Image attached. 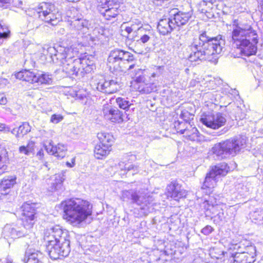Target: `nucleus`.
Wrapping results in <instances>:
<instances>
[{"mask_svg":"<svg viewBox=\"0 0 263 263\" xmlns=\"http://www.w3.org/2000/svg\"><path fill=\"white\" fill-rule=\"evenodd\" d=\"M102 112L104 118L112 122L121 123L123 120L122 112L116 107L110 105H104Z\"/></svg>","mask_w":263,"mask_h":263,"instance_id":"2eb2a0df","label":"nucleus"},{"mask_svg":"<svg viewBox=\"0 0 263 263\" xmlns=\"http://www.w3.org/2000/svg\"><path fill=\"white\" fill-rule=\"evenodd\" d=\"M63 119V117L60 114H53L51 116L50 122L53 124H58L62 121Z\"/></svg>","mask_w":263,"mask_h":263,"instance_id":"c03bdc74","label":"nucleus"},{"mask_svg":"<svg viewBox=\"0 0 263 263\" xmlns=\"http://www.w3.org/2000/svg\"><path fill=\"white\" fill-rule=\"evenodd\" d=\"M200 121L208 127L216 129L225 124L226 119L221 114L217 113L204 115L201 118Z\"/></svg>","mask_w":263,"mask_h":263,"instance_id":"ddd939ff","label":"nucleus"},{"mask_svg":"<svg viewBox=\"0 0 263 263\" xmlns=\"http://www.w3.org/2000/svg\"><path fill=\"white\" fill-rule=\"evenodd\" d=\"M98 90L108 94L115 93L119 88V84L114 80H102L97 84Z\"/></svg>","mask_w":263,"mask_h":263,"instance_id":"f3484780","label":"nucleus"},{"mask_svg":"<svg viewBox=\"0 0 263 263\" xmlns=\"http://www.w3.org/2000/svg\"><path fill=\"white\" fill-rule=\"evenodd\" d=\"M55 151H54V156L59 159L64 158L67 152V148L65 145L62 144H58L55 146Z\"/></svg>","mask_w":263,"mask_h":263,"instance_id":"f704fd0d","label":"nucleus"},{"mask_svg":"<svg viewBox=\"0 0 263 263\" xmlns=\"http://www.w3.org/2000/svg\"><path fill=\"white\" fill-rule=\"evenodd\" d=\"M175 28L172 18L161 19L157 25V29L159 33L163 35L170 33Z\"/></svg>","mask_w":263,"mask_h":263,"instance_id":"5701e85b","label":"nucleus"},{"mask_svg":"<svg viewBox=\"0 0 263 263\" xmlns=\"http://www.w3.org/2000/svg\"><path fill=\"white\" fill-rule=\"evenodd\" d=\"M26 256L27 260L25 263H42L41 259L43 257L41 252L35 250L31 252H26Z\"/></svg>","mask_w":263,"mask_h":263,"instance_id":"c85d7f7f","label":"nucleus"},{"mask_svg":"<svg viewBox=\"0 0 263 263\" xmlns=\"http://www.w3.org/2000/svg\"><path fill=\"white\" fill-rule=\"evenodd\" d=\"M246 143V140L241 137L231 138L215 144L212 152L217 159H224L230 155L235 156L245 146Z\"/></svg>","mask_w":263,"mask_h":263,"instance_id":"6e6552de","label":"nucleus"},{"mask_svg":"<svg viewBox=\"0 0 263 263\" xmlns=\"http://www.w3.org/2000/svg\"><path fill=\"white\" fill-rule=\"evenodd\" d=\"M178 125H175L177 132L181 134H184V136L191 141H195L197 140L199 132L197 129L193 127L191 123H186L187 125L185 128H181L180 127H177L180 125H184L183 123L178 122Z\"/></svg>","mask_w":263,"mask_h":263,"instance_id":"aec40b11","label":"nucleus"},{"mask_svg":"<svg viewBox=\"0 0 263 263\" xmlns=\"http://www.w3.org/2000/svg\"><path fill=\"white\" fill-rule=\"evenodd\" d=\"M142 26L141 22L136 20L125 27V31L128 35L132 33H135L133 36L135 41L133 51L138 54H145L150 51L151 48L148 45L152 39L153 34L152 31L146 30Z\"/></svg>","mask_w":263,"mask_h":263,"instance_id":"423d86ee","label":"nucleus"},{"mask_svg":"<svg viewBox=\"0 0 263 263\" xmlns=\"http://www.w3.org/2000/svg\"><path fill=\"white\" fill-rule=\"evenodd\" d=\"M9 33L8 28L5 25H3L0 22V45L2 44L4 39L9 37Z\"/></svg>","mask_w":263,"mask_h":263,"instance_id":"ea45409f","label":"nucleus"},{"mask_svg":"<svg viewBox=\"0 0 263 263\" xmlns=\"http://www.w3.org/2000/svg\"><path fill=\"white\" fill-rule=\"evenodd\" d=\"M3 52H4V54H5V55H7L9 53V49H3Z\"/></svg>","mask_w":263,"mask_h":263,"instance_id":"13d9d810","label":"nucleus"},{"mask_svg":"<svg viewBox=\"0 0 263 263\" xmlns=\"http://www.w3.org/2000/svg\"><path fill=\"white\" fill-rule=\"evenodd\" d=\"M44 155L43 149H40L36 154V156L38 157L39 159H42Z\"/></svg>","mask_w":263,"mask_h":263,"instance_id":"603ef678","label":"nucleus"},{"mask_svg":"<svg viewBox=\"0 0 263 263\" xmlns=\"http://www.w3.org/2000/svg\"><path fill=\"white\" fill-rule=\"evenodd\" d=\"M27 28L29 30H32L37 29L41 25L40 20L39 18H35L30 16L28 19Z\"/></svg>","mask_w":263,"mask_h":263,"instance_id":"e433bc0d","label":"nucleus"},{"mask_svg":"<svg viewBox=\"0 0 263 263\" xmlns=\"http://www.w3.org/2000/svg\"><path fill=\"white\" fill-rule=\"evenodd\" d=\"M0 131L5 133H7L11 131V129L6 124L0 123Z\"/></svg>","mask_w":263,"mask_h":263,"instance_id":"de8ad7c7","label":"nucleus"},{"mask_svg":"<svg viewBox=\"0 0 263 263\" xmlns=\"http://www.w3.org/2000/svg\"><path fill=\"white\" fill-rule=\"evenodd\" d=\"M28 229L25 228L24 226L18 227L15 225H6L2 232L3 235L6 239H15L25 236L27 234Z\"/></svg>","mask_w":263,"mask_h":263,"instance_id":"4468645a","label":"nucleus"},{"mask_svg":"<svg viewBox=\"0 0 263 263\" xmlns=\"http://www.w3.org/2000/svg\"><path fill=\"white\" fill-rule=\"evenodd\" d=\"M7 102L6 97L3 94H0V104L5 105Z\"/></svg>","mask_w":263,"mask_h":263,"instance_id":"09e8293b","label":"nucleus"},{"mask_svg":"<svg viewBox=\"0 0 263 263\" xmlns=\"http://www.w3.org/2000/svg\"><path fill=\"white\" fill-rule=\"evenodd\" d=\"M98 138L100 141L99 143L103 144V145L109 144V147H111L114 141V137L111 135L104 132H101L98 134Z\"/></svg>","mask_w":263,"mask_h":263,"instance_id":"473e14b6","label":"nucleus"},{"mask_svg":"<svg viewBox=\"0 0 263 263\" xmlns=\"http://www.w3.org/2000/svg\"><path fill=\"white\" fill-rule=\"evenodd\" d=\"M201 4L203 5H206L208 4V2L205 0H203Z\"/></svg>","mask_w":263,"mask_h":263,"instance_id":"bf43d9fd","label":"nucleus"},{"mask_svg":"<svg viewBox=\"0 0 263 263\" xmlns=\"http://www.w3.org/2000/svg\"><path fill=\"white\" fill-rule=\"evenodd\" d=\"M8 156L7 151L5 149L0 151V175L7 172Z\"/></svg>","mask_w":263,"mask_h":263,"instance_id":"c756f323","label":"nucleus"},{"mask_svg":"<svg viewBox=\"0 0 263 263\" xmlns=\"http://www.w3.org/2000/svg\"><path fill=\"white\" fill-rule=\"evenodd\" d=\"M152 77H155V74L154 73H153V74H152Z\"/></svg>","mask_w":263,"mask_h":263,"instance_id":"052dcab7","label":"nucleus"},{"mask_svg":"<svg viewBox=\"0 0 263 263\" xmlns=\"http://www.w3.org/2000/svg\"><path fill=\"white\" fill-rule=\"evenodd\" d=\"M15 176H7L4 177L0 182V198L3 195H6L9 193L11 188L16 182Z\"/></svg>","mask_w":263,"mask_h":263,"instance_id":"4be33fe9","label":"nucleus"},{"mask_svg":"<svg viewBox=\"0 0 263 263\" xmlns=\"http://www.w3.org/2000/svg\"><path fill=\"white\" fill-rule=\"evenodd\" d=\"M121 199L124 201L131 200L132 203L139 205L144 215H147L153 209L152 197L146 196L140 192H137L133 190L123 191Z\"/></svg>","mask_w":263,"mask_h":263,"instance_id":"1a4fd4ad","label":"nucleus"},{"mask_svg":"<svg viewBox=\"0 0 263 263\" xmlns=\"http://www.w3.org/2000/svg\"><path fill=\"white\" fill-rule=\"evenodd\" d=\"M71 27L76 30L83 34L86 33L88 29V22L83 19H76L71 24Z\"/></svg>","mask_w":263,"mask_h":263,"instance_id":"a878e982","label":"nucleus"},{"mask_svg":"<svg viewBox=\"0 0 263 263\" xmlns=\"http://www.w3.org/2000/svg\"><path fill=\"white\" fill-rule=\"evenodd\" d=\"M135 62L132 53L116 48L110 51L107 59V66L113 72L129 73V71L135 67Z\"/></svg>","mask_w":263,"mask_h":263,"instance_id":"0eeeda50","label":"nucleus"},{"mask_svg":"<svg viewBox=\"0 0 263 263\" xmlns=\"http://www.w3.org/2000/svg\"><path fill=\"white\" fill-rule=\"evenodd\" d=\"M119 3L118 0H106L104 3H101L98 6L97 9H112V8H117L119 9Z\"/></svg>","mask_w":263,"mask_h":263,"instance_id":"c9c22d12","label":"nucleus"},{"mask_svg":"<svg viewBox=\"0 0 263 263\" xmlns=\"http://www.w3.org/2000/svg\"><path fill=\"white\" fill-rule=\"evenodd\" d=\"M100 14L106 20H111L115 18L120 13V10L117 8L112 9H98Z\"/></svg>","mask_w":263,"mask_h":263,"instance_id":"bb28decb","label":"nucleus"},{"mask_svg":"<svg viewBox=\"0 0 263 263\" xmlns=\"http://www.w3.org/2000/svg\"><path fill=\"white\" fill-rule=\"evenodd\" d=\"M167 195L168 197L178 200L179 199L186 196L185 191L184 190L180 184L172 182L167 186Z\"/></svg>","mask_w":263,"mask_h":263,"instance_id":"6ab92c4d","label":"nucleus"},{"mask_svg":"<svg viewBox=\"0 0 263 263\" xmlns=\"http://www.w3.org/2000/svg\"><path fill=\"white\" fill-rule=\"evenodd\" d=\"M45 148L48 153L54 155L55 146L53 145L51 142L49 143L48 145H45Z\"/></svg>","mask_w":263,"mask_h":263,"instance_id":"49530a36","label":"nucleus"},{"mask_svg":"<svg viewBox=\"0 0 263 263\" xmlns=\"http://www.w3.org/2000/svg\"><path fill=\"white\" fill-rule=\"evenodd\" d=\"M109 144H97L94 148V156L98 159H102L108 155L110 151Z\"/></svg>","mask_w":263,"mask_h":263,"instance_id":"b1692460","label":"nucleus"},{"mask_svg":"<svg viewBox=\"0 0 263 263\" xmlns=\"http://www.w3.org/2000/svg\"><path fill=\"white\" fill-rule=\"evenodd\" d=\"M15 76L16 79L30 83H31L32 78H33V72L29 70L21 71L17 72Z\"/></svg>","mask_w":263,"mask_h":263,"instance_id":"72a5a7b5","label":"nucleus"},{"mask_svg":"<svg viewBox=\"0 0 263 263\" xmlns=\"http://www.w3.org/2000/svg\"><path fill=\"white\" fill-rule=\"evenodd\" d=\"M44 240L50 257L56 260L68 255L70 251L69 235L67 231L59 226L47 229L44 233Z\"/></svg>","mask_w":263,"mask_h":263,"instance_id":"7ed1b4c3","label":"nucleus"},{"mask_svg":"<svg viewBox=\"0 0 263 263\" xmlns=\"http://www.w3.org/2000/svg\"><path fill=\"white\" fill-rule=\"evenodd\" d=\"M138 86V90L141 93H150L152 92L156 91V86L153 83H145L144 80L141 82H137Z\"/></svg>","mask_w":263,"mask_h":263,"instance_id":"cd10ccee","label":"nucleus"},{"mask_svg":"<svg viewBox=\"0 0 263 263\" xmlns=\"http://www.w3.org/2000/svg\"><path fill=\"white\" fill-rule=\"evenodd\" d=\"M224 45L225 39L222 35L211 37L206 32H203L198 38L194 39L189 46L191 52L189 60L191 62L202 60L215 62L217 59L216 55L221 52Z\"/></svg>","mask_w":263,"mask_h":263,"instance_id":"f03ea898","label":"nucleus"},{"mask_svg":"<svg viewBox=\"0 0 263 263\" xmlns=\"http://www.w3.org/2000/svg\"><path fill=\"white\" fill-rule=\"evenodd\" d=\"M78 51L70 47L58 46L57 48L49 47L47 53L51 61L62 67L63 71L69 76L83 77L91 71L92 68L84 59H75Z\"/></svg>","mask_w":263,"mask_h":263,"instance_id":"f257e3e1","label":"nucleus"},{"mask_svg":"<svg viewBox=\"0 0 263 263\" xmlns=\"http://www.w3.org/2000/svg\"><path fill=\"white\" fill-rule=\"evenodd\" d=\"M213 230L214 229L211 226L208 225L202 229L201 233L204 235H208L211 234Z\"/></svg>","mask_w":263,"mask_h":263,"instance_id":"a18cd8bd","label":"nucleus"},{"mask_svg":"<svg viewBox=\"0 0 263 263\" xmlns=\"http://www.w3.org/2000/svg\"><path fill=\"white\" fill-rule=\"evenodd\" d=\"M180 117L184 121V123H191V119H193V115L191 114L189 111L186 110L182 111L180 114Z\"/></svg>","mask_w":263,"mask_h":263,"instance_id":"37998d69","label":"nucleus"},{"mask_svg":"<svg viewBox=\"0 0 263 263\" xmlns=\"http://www.w3.org/2000/svg\"><path fill=\"white\" fill-rule=\"evenodd\" d=\"M0 6H1V5H0ZM4 5H2V7H4Z\"/></svg>","mask_w":263,"mask_h":263,"instance_id":"e2e57ef3","label":"nucleus"},{"mask_svg":"<svg viewBox=\"0 0 263 263\" xmlns=\"http://www.w3.org/2000/svg\"><path fill=\"white\" fill-rule=\"evenodd\" d=\"M31 130V127L27 122H24L17 128H13L11 132L15 134L16 137H20L26 135Z\"/></svg>","mask_w":263,"mask_h":263,"instance_id":"2f4dec72","label":"nucleus"},{"mask_svg":"<svg viewBox=\"0 0 263 263\" xmlns=\"http://www.w3.org/2000/svg\"><path fill=\"white\" fill-rule=\"evenodd\" d=\"M22 221L25 228L31 230L35 222L36 209L34 203H25L22 206Z\"/></svg>","mask_w":263,"mask_h":263,"instance_id":"f8f14e48","label":"nucleus"},{"mask_svg":"<svg viewBox=\"0 0 263 263\" xmlns=\"http://www.w3.org/2000/svg\"><path fill=\"white\" fill-rule=\"evenodd\" d=\"M253 221L258 225L263 224V210L255 211L252 215Z\"/></svg>","mask_w":263,"mask_h":263,"instance_id":"a19ab883","label":"nucleus"},{"mask_svg":"<svg viewBox=\"0 0 263 263\" xmlns=\"http://www.w3.org/2000/svg\"><path fill=\"white\" fill-rule=\"evenodd\" d=\"M11 3V0H0V3L2 4H9Z\"/></svg>","mask_w":263,"mask_h":263,"instance_id":"6e6d98bb","label":"nucleus"},{"mask_svg":"<svg viewBox=\"0 0 263 263\" xmlns=\"http://www.w3.org/2000/svg\"><path fill=\"white\" fill-rule=\"evenodd\" d=\"M116 102L118 106L124 110H127L132 105L127 100V98L118 97L116 98Z\"/></svg>","mask_w":263,"mask_h":263,"instance_id":"58836bf2","label":"nucleus"},{"mask_svg":"<svg viewBox=\"0 0 263 263\" xmlns=\"http://www.w3.org/2000/svg\"><path fill=\"white\" fill-rule=\"evenodd\" d=\"M34 16H38L42 20L52 26H55L61 20V15L55 11V6L51 3H40L36 11L33 12Z\"/></svg>","mask_w":263,"mask_h":263,"instance_id":"9b49d317","label":"nucleus"},{"mask_svg":"<svg viewBox=\"0 0 263 263\" xmlns=\"http://www.w3.org/2000/svg\"><path fill=\"white\" fill-rule=\"evenodd\" d=\"M34 144L29 143L27 146H21L19 148V152L21 154L26 156H30L34 154Z\"/></svg>","mask_w":263,"mask_h":263,"instance_id":"4c0bfd02","label":"nucleus"},{"mask_svg":"<svg viewBox=\"0 0 263 263\" xmlns=\"http://www.w3.org/2000/svg\"><path fill=\"white\" fill-rule=\"evenodd\" d=\"M62 204L64 218L74 227H80L92 214V204L81 198L71 199Z\"/></svg>","mask_w":263,"mask_h":263,"instance_id":"39448f33","label":"nucleus"},{"mask_svg":"<svg viewBox=\"0 0 263 263\" xmlns=\"http://www.w3.org/2000/svg\"><path fill=\"white\" fill-rule=\"evenodd\" d=\"M170 13L171 15H173L172 18L175 27L186 25L192 18L193 15L192 11L183 12L179 11L177 8L172 9Z\"/></svg>","mask_w":263,"mask_h":263,"instance_id":"dca6fc26","label":"nucleus"},{"mask_svg":"<svg viewBox=\"0 0 263 263\" xmlns=\"http://www.w3.org/2000/svg\"><path fill=\"white\" fill-rule=\"evenodd\" d=\"M178 122H179V123H184V125H179V126H177V127H180L181 128H185L186 127V126H187V124H186V123H187V122H186V123H184V122H180V121H178V122H175V126L176 125H178V124H177V123H178Z\"/></svg>","mask_w":263,"mask_h":263,"instance_id":"5fc2aeb1","label":"nucleus"},{"mask_svg":"<svg viewBox=\"0 0 263 263\" xmlns=\"http://www.w3.org/2000/svg\"><path fill=\"white\" fill-rule=\"evenodd\" d=\"M33 78H32L31 83H37L38 84H51L52 82L51 75L41 73H35L33 72Z\"/></svg>","mask_w":263,"mask_h":263,"instance_id":"393cba45","label":"nucleus"},{"mask_svg":"<svg viewBox=\"0 0 263 263\" xmlns=\"http://www.w3.org/2000/svg\"><path fill=\"white\" fill-rule=\"evenodd\" d=\"M134 156H125L123 160L120 161L118 164L119 168L121 171H124L125 172H131L132 175L136 174L139 172L138 166L133 164L132 162H129V160L134 159Z\"/></svg>","mask_w":263,"mask_h":263,"instance_id":"412c9836","label":"nucleus"},{"mask_svg":"<svg viewBox=\"0 0 263 263\" xmlns=\"http://www.w3.org/2000/svg\"><path fill=\"white\" fill-rule=\"evenodd\" d=\"M78 97L80 98L81 99H82V100H84V103H86L87 99L85 96H81V97L78 96Z\"/></svg>","mask_w":263,"mask_h":263,"instance_id":"4d7b16f0","label":"nucleus"},{"mask_svg":"<svg viewBox=\"0 0 263 263\" xmlns=\"http://www.w3.org/2000/svg\"><path fill=\"white\" fill-rule=\"evenodd\" d=\"M65 179L64 173H60L55 175L54 182L51 186V191H60L63 189V183Z\"/></svg>","mask_w":263,"mask_h":263,"instance_id":"7c9ffc66","label":"nucleus"},{"mask_svg":"<svg viewBox=\"0 0 263 263\" xmlns=\"http://www.w3.org/2000/svg\"><path fill=\"white\" fill-rule=\"evenodd\" d=\"M260 9V11L263 13V0H257Z\"/></svg>","mask_w":263,"mask_h":263,"instance_id":"864d4df0","label":"nucleus"},{"mask_svg":"<svg viewBox=\"0 0 263 263\" xmlns=\"http://www.w3.org/2000/svg\"><path fill=\"white\" fill-rule=\"evenodd\" d=\"M229 171V167L226 163H221L213 166L205 177L201 189L206 194H211L216 185L220 176H225Z\"/></svg>","mask_w":263,"mask_h":263,"instance_id":"9d476101","label":"nucleus"},{"mask_svg":"<svg viewBox=\"0 0 263 263\" xmlns=\"http://www.w3.org/2000/svg\"><path fill=\"white\" fill-rule=\"evenodd\" d=\"M133 69H134V73L131 74V76L135 77V81L137 82H142L144 80V77L142 75L143 73V70L139 68L138 66H136V65Z\"/></svg>","mask_w":263,"mask_h":263,"instance_id":"79ce46f5","label":"nucleus"},{"mask_svg":"<svg viewBox=\"0 0 263 263\" xmlns=\"http://www.w3.org/2000/svg\"><path fill=\"white\" fill-rule=\"evenodd\" d=\"M203 204L206 210H211V209L214 208V205L213 204L212 205L209 204V202L208 201L204 202Z\"/></svg>","mask_w":263,"mask_h":263,"instance_id":"8fccbe9b","label":"nucleus"},{"mask_svg":"<svg viewBox=\"0 0 263 263\" xmlns=\"http://www.w3.org/2000/svg\"><path fill=\"white\" fill-rule=\"evenodd\" d=\"M248 252L237 253L235 255V261L238 263H252L254 261L255 256V247L252 246L248 247Z\"/></svg>","mask_w":263,"mask_h":263,"instance_id":"a211bd4d","label":"nucleus"},{"mask_svg":"<svg viewBox=\"0 0 263 263\" xmlns=\"http://www.w3.org/2000/svg\"><path fill=\"white\" fill-rule=\"evenodd\" d=\"M233 44L246 56L254 55L257 52L258 36L250 25L239 24L234 27L232 32Z\"/></svg>","mask_w":263,"mask_h":263,"instance_id":"20e7f679","label":"nucleus"},{"mask_svg":"<svg viewBox=\"0 0 263 263\" xmlns=\"http://www.w3.org/2000/svg\"><path fill=\"white\" fill-rule=\"evenodd\" d=\"M209 3H211V4H212V3L210 1H209Z\"/></svg>","mask_w":263,"mask_h":263,"instance_id":"680f3d73","label":"nucleus"},{"mask_svg":"<svg viewBox=\"0 0 263 263\" xmlns=\"http://www.w3.org/2000/svg\"><path fill=\"white\" fill-rule=\"evenodd\" d=\"M75 165V158H73L71 159V162H67L66 166L68 167H73Z\"/></svg>","mask_w":263,"mask_h":263,"instance_id":"3c124183","label":"nucleus"}]
</instances>
